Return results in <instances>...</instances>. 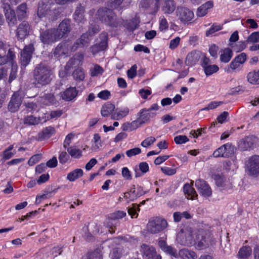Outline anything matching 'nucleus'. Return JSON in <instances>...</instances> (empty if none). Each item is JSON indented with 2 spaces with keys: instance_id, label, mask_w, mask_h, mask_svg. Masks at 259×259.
<instances>
[{
  "instance_id": "1",
  "label": "nucleus",
  "mask_w": 259,
  "mask_h": 259,
  "mask_svg": "<svg viewBox=\"0 0 259 259\" xmlns=\"http://www.w3.org/2000/svg\"><path fill=\"white\" fill-rule=\"evenodd\" d=\"M52 76V71L50 68L40 63L33 71V84L36 88L47 85L51 81Z\"/></svg>"
},
{
  "instance_id": "2",
  "label": "nucleus",
  "mask_w": 259,
  "mask_h": 259,
  "mask_svg": "<svg viewBox=\"0 0 259 259\" xmlns=\"http://www.w3.org/2000/svg\"><path fill=\"white\" fill-rule=\"evenodd\" d=\"M96 16L97 19L111 27H117L118 22L117 17L112 10L107 8H100L97 11Z\"/></svg>"
},
{
  "instance_id": "3",
  "label": "nucleus",
  "mask_w": 259,
  "mask_h": 259,
  "mask_svg": "<svg viewBox=\"0 0 259 259\" xmlns=\"http://www.w3.org/2000/svg\"><path fill=\"white\" fill-rule=\"evenodd\" d=\"M167 222L163 218L155 217L151 219L147 225V231L152 234L158 233L166 228Z\"/></svg>"
},
{
  "instance_id": "4",
  "label": "nucleus",
  "mask_w": 259,
  "mask_h": 259,
  "mask_svg": "<svg viewBox=\"0 0 259 259\" xmlns=\"http://www.w3.org/2000/svg\"><path fill=\"white\" fill-rule=\"evenodd\" d=\"M175 13L178 20L184 24L190 23L194 16L193 11L182 6H178L177 8Z\"/></svg>"
},
{
  "instance_id": "5",
  "label": "nucleus",
  "mask_w": 259,
  "mask_h": 259,
  "mask_svg": "<svg viewBox=\"0 0 259 259\" xmlns=\"http://www.w3.org/2000/svg\"><path fill=\"white\" fill-rule=\"evenodd\" d=\"M246 171L250 176H259V155H255L249 158L246 164Z\"/></svg>"
},
{
  "instance_id": "6",
  "label": "nucleus",
  "mask_w": 259,
  "mask_h": 259,
  "mask_svg": "<svg viewBox=\"0 0 259 259\" xmlns=\"http://www.w3.org/2000/svg\"><path fill=\"white\" fill-rule=\"evenodd\" d=\"M55 30V28L41 30L40 32L41 42L44 44H50L59 40V38Z\"/></svg>"
},
{
  "instance_id": "7",
  "label": "nucleus",
  "mask_w": 259,
  "mask_h": 259,
  "mask_svg": "<svg viewBox=\"0 0 259 259\" xmlns=\"http://www.w3.org/2000/svg\"><path fill=\"white\" fill-rule=\"evenodd\" d=\"M55 30L59 39L67 35L71 30V20L69 19H64Z\"/></svg>"
},
{
  "instance_id": "8",
  "label": "nucleus",
  "mask_w": 259,
  "mask_h": 259,
  "mask_svg": "<svg viewBox=\"0 0 259 259\" xmlns=\"http://www.w3.org/2000/svg\"><path fill=\"white\" fill-rule=\"evenodd\" d=\"M234 152V146L231 143L224 144L213 153L214 157H228Z\"/></svg>"
},
{
  "instance_id": "9",
  "label": "nucleus",
  "mask_w": 259,
  "mask_h": 259,
  "mask_svg": "<svg viewBox=\"0 0 259 259\" xmlns=\"http://www.w3.org/2000/svg\"><path fill=\"white\" fill-rule=\"evenodd\" d=\"M195 186L199 194L203 197L208 198L211 196V189L205 181L200 179L196 180Z\"/></svg>"
},
{
  "instance_id": "10",
  "label": "nucleus",
  "mask_w": 259,
  "mask_h": 259,
  "mask_svg": "<svg viewBox=\"0 0 259 259\" xmlns=\"http://www.w3.org/2000/svg\"><path fill=\"white\" fill-rule=\"evenodd\" d=\"M34 50L33 45L31 44L26 46L22 50L20 58L22 65L25 67L29 63Z\"/></svg>"
},
{
  "instance_id": "11",
  "label": "nucleus",
  "mask_w": 259,
  "mask_h": 259,
  "mask_svg": "<svg viewBox=\"0 0 259 259\" xmlns=\"http://www.w3.org/2000/svg\"><path fill=\"white\" fill-rule=\"evenodd\" d=\"M31 27L27 21H24L19 24L16 30V36L19 40H24L29 34Z\"/></svg>"
},
{
  "instance_id": "12",
  "label": "nucleus",
  "mask_w": 259,
  "mask_h": 259,
  "mask_svg": "<svg viewBox=\"0 0 259 259\" xmlns=\"http://www.w3.org/2000/svg\"><path fill=\"white\" fill-rule=\"evenodd\" d=\"M101 41L90 48L91 51L93 55L96 54L100 51L105 50L107 47L108 34L106 32H103L100 35Z\"/></svg>"
},
{
  "instance_id": "13",
  "label": "nucleus",
  "mask_w": 259,
  "mask_h": 259,
  "mask_svg": "<svg viewBox=\"0 0 259 259\" xmlns=\"http://www.w3.org/2000/svg\"><path fill=\"white\" fill-rule=\"evenodd\" d=\"M22 102V98L18 92H15L12 95L8 105V110L12 113L18 111Z\"/></svg>"
},
{
  "instance_id": "14",
  "label": "nucleus",
  "mask_w": 259,
  "mask_h": 259,
  "mask_svg": "<svg viewBox=\"0 0 259 259\" xmlns=\"http://www.w3.org/2000/svg\"><path fill=\"white\" fill-rule=\"evenodd\" d=\"M177 240L182 245L190 246L194 242V237L191 231L180 232L178 234Z\"/></svg>"
},
{
  "instance_id": "15",
  "label": "nucleus",
  "mask_w": 259,
  "mask_h": 259,
  "mask_svg": "<svg viewBox=\"0 0 259 259\" xmlns=\"http://www.w3.org/2000/svg\"><path fill=\"white\" fill-rule=\"evenodd\" d=\"M91 40L90 37L88 34L84 33L82 34L80 37L77 39L71 47V51H75L78 48L87 47L89 46Z\"/></svg>"
},
{
  "instance_id": "16",
  "label": "nucleus",
  "mask_w": 259,
  "mask_h": 259,
  "mask_svg": "<svg viewBox=\"0 0 259 259\" xmlns=\"http://www.w3.org/2000/svg\"><path fill=\"white\" fill-rule=\"evenodd\" d=\"M6 21L9 26L12 27L17 24V17L15 11L11 9L9 5H5L4 7Z\"/></svg>"
},
{
  "instance_id": "17",
  "label": "nucleus",
  "mask_w": 259,
  "mask_h": 259,
  "mask_svg": "<svg viewBox=\"0 0 259 259\" xmlns=\"http://www.w3.org/2000/svg\"><path fill=\"white\" fill-rule=\"evenodd\" d=\"M140 251L143 259H151L157 254L155 248L153 246L146 244L141 245Z\"/></svg>"
},
{
  "instance_id": "18",
  "label": "nucleus",
  "mask_w": 259,
  "mask_h": 259,
  "mask_svg": "<svg viewBox=\"0 0 259 259\" xmlns=\"http://www.w3.org/2000/svg\"><path fill=\"white\" fill-rule=\"evenodd\" d=\"M72 46V45L69 41L62 42L57 46L54 54L57 57L67 54L70 51H71Z\"/></svg>"
},
{
  "instance_id": "19",
  "label": "nucleus",
  "mask_w": 259,
  "mask_h": 259,
  "mask_svg": "<svg viewBox=\"0 0 259 259\" xmlns=\"http://www.w3.org/2000/svg\"><path fill=\"white\" fill-rule=\"evenodd\" d=\"M256 142V138L254 136H250L246 137L240 143V148L243 150H247L252 148Z\"/></svg>"
},
{
  "instance_id": "20",
  "label": "nucleus",
  "mask_w": 259,
  "mask_h": 259,
  "mask_svg": "<svg viewBox=\"0 0 259 259\" xmlns=\"http://www.w3.org/2000/svg\"><path fill=\"white\" fill-rule=\"evenodd\" d=\"M201 55V53L197 51L189 53L186 56L185 64L188 66H193L196 64L200 59Z\"/></svg>"
},
{
  "instance_id": "21",
  "label": "nucleus",
  "mask_w": 259,
  "mask_h": 259,
  "mask_svg": "<svg viewBox=\"0 0 259 259\" xmlns=\"http://www.w3.org/2000/svg\"><path fill=\"white\" fill-rule=\"evenodd\" d=\"M155 115V113L149 112L147 109H143L138 113L137 119L142 125L147 122L151 118L154 117Z\"/></svg>"
},
{
  "instance_id": "22",
  "label": "nucleus",
  "mask_w": 259,
  "mask_h": 259,
  "mask_svg": "<svg viewBox=\"0 0 259 259\" xmlns=\"http://www.w3.org/2000/svg\"><path fill=\"white\" fill-rule=\"evenodd\" d=\"M77 95V91L75 88L69 87L67 88L62 94V99L69 101L74 99Z\"/></svg>"
},
{
  "instance_id": "23",
  "label": "nucleus",
  "mask_w": 259,
  "mask_h": 259,
  "mask_svg": "<svg viewBox=\"0 0 259 259\" xmlns=\"http://www.w3.org/2000/svg\"><path fill=\"white\" fill-rule=\"evenodd\" d=\"M85 12L84 8L81 5L76 8L73 14V19L77 23H83L85 20L84 13Z\"/></svg>"
},
{
  "instance_id": "24",
  "label": "nucleus",
  "mask_w": 259,
  "mask_h": 259,
  "mask_svg": "<svg viewBox=\"0 0 259 259\" xmlns=\"http://www.w3.org/2000/svg\"><path fill=\"white\" fill-rule=\"evenodd\" d=\"M193 183V181L191 182L192 185L188 183L185 184L183 187L185 194L187 195L188 198L192 200L196 199L198 196L195 189L192 187Z\"/></svg>"
},
{
  "instance_id": "25",
  "label": "nucleus",
  "mask_w": 259,
  "mask_h": 259,
  "mask_svg": "<svg viewBox=\"0 0 259 259\" xmlns=\"http://www.w3.org/2000/svg\"><path fill=\"white\" fill-rule=\"evenodd\" d=\"M176 9V3L174 0H164L162 10L165 14L172 13Z\"/></svg>"
},
{
  "instance_id": "26",
  "label": "nucleus",
  "mask_w": 259,
  "mask_h": 259,
  "mask_svg": "<svg viewBox=\"0 0 259 259\" xmlns=\"http://www.w3.org/2000/svg\"><path fill=\"white\" fill-rule=\"evenodd\" d=\"M213 6L212 1H209L200 6L197 11L196 15L198 17H203L207 13V10L211 9Z\"/></svg>"
},
{
  "instance_id": "27",
  "label": "nucleus",
  "mask_w": 259,
  "mask_h": 259,
  "mask_svg": "<svg viewBox=\"0 0 259 259\" xmlns=\"http://www.w3.org/2000/svg\"><path fill=\"white\" fill-rule=\"evenodd\" d=\"M149 170V165L146 162L140 163L139 167L136 166L135 168V177L138 178L141 177L143 174L148 172Z\"/></svg>"
},
{
  "instance_id": "28",
  "label": "nucleus",
  "mask_w": 259,
  "mask_h": 259,
  "mask_svg": "<svg viewBox=\"0 0 259 259\" xmlns=\"http://www.w3.org/2000/svg\"><path fill=\"white\" fill-rule=\"evenodd\" d=\"M51 7H49L48 5H46L42 3H39L38 5V9H37V15L39 18H43L45 17H47L48 18L49 15H51L50 14Z\"/></svg>"
},
{
  "instance_id": "29",
  "label": "nucleus",
  "mask_w": 259,
  "mask_h": 259,
  "mask_svg": "<svg viewBox=\"0 0 259 259\" xmlns=\"http://www.w3.org/2000/svg\"><path fill=\"white\" fill-rule=\"evenodd\" d=\"M179 257L183 259H196L197 256L196 253L187 249H182L179 251Z\"/></svg>"
},
{
  "instance_id": "30",
  "label": "nucleus",
  "mask_w": 259,
  "mask_h": 259,
  "mask_svg": "<svg viewBox=\"0 0 259 259\" xmlns=\"http://www.w3.org/2000/svg\"><path fill=\"white\" fill-rule=\"evenodd\" d=\"M55 129L52 126H48L44 129L38 135V139L39 141L44 140L46 139L49 138L54 134Z\"/></svg>"
},
{
  "instance_id": "31",
  "label": "nucleus",
  "mask_w": 259,
  "mask_h": 259,
  "mask_svg": "<svg viewBox=\"0 0 259 259\" xmlns=\"http://www.w3.org/2000/svg\"><path fill=\"white\" fill-rule=\"evenodd\" d=\"M247 79L252 84H259V69L249 72L247 75Z\"/></svg>"
},
{
  "instance_id": "32",
  "label": "nucleus",
  "mask_w": 259,
  "mask_h": 259,
  "mask_svg": "<svg viewBox=\"0 0 259 259\" xmlns=\"http://www.w3.org/2000/svg\"><path fill=\"white\" fill-rule=\"evenodd\" d=\"M27 6L25 3H23L17 7L16 13L19 20H22L27 17Z\"/></svg>"
},
{
  "instance_id": "33",
  "label": "nucleus",
  "mask_w": 259,
  "mask_h": 259,
  "mask_svg": "<svg viewBox=\"0 0 259 259\" xmlns=\"http://www.w3.org/2000/svg\"><path fill=\"white\" fill-rule=\"evenodd\" d=\"M251 253L252 249L249 246H243L240 249L238 256L241 259H250Z\"/></svg>"
},
{
  "instance_id": "34",
  "label": "nucleus",
  "mask_w": 259,
  "mask_h": 259,
  "mask_svg": "<svg viewBox=\"0 0 259 259\" xmlns=\"http://www.w3.org/2000/svg\"><path fill=\"white\" fill-rule=\"evenodd\" d=\"M141 6L145 9L156 8L157 10L159 6V0H142Z\"/></svg>"
},
{
  "instance_id": "35",
  "label": "nucleus",
  "mask_w": 259,
  "mask_h": 259,
  "mask_svg": "<svg viewBox=\"0 0 259 259\" xmlns=\"http://www.w3.org/2000/svg\"><path fill=\"white\" fill-rule=\"evenodd\" d=\"M83 175V170L81 169L77 168L70 172L67 177V179L70 182H73L75 180L82 177Z\"/></svg>"
},
{
  "instance_id": "36",
  "label": "nucleus",
  "mask_w": 259,
  "mask_h": 259,
  "mask_svg": "<svg viewBox=\"0 0 259 259\" xmlns=\"http://www.w3.org/2000/svg\"><path fill=\"white\" fill-rule=\"evenodd\" d=\"M81 259H102L101 250L99 249H96L94 251H90L82 256Z\"/></svg>"
},
{
  "instance_id": "37",
  "label": "nucleus",
  "mask_w": 259,
  "mask_h": 259,
  "mask_svg": "<svg viewBox=\"0 0 259 259\" xmlns=\"http://www.w3.org/2000/svg\"><path fill=\"white\" fill-rule=\"evenodd\" d=\"M241 66L242 65L234 59L229 65L225 68V71L228 73H231L237 70H239Z\"/></svg>"
},
{
  "instance_id": "38",
  "label": "nucleus",
  "mask_w": 259,
  "mask_h": 259,
  "mask_svg": "<svg viewBox=\"0 0 259 259\" xmlns=\"http://www.w3.org/2000/svg\"><path fill=\"white\" fill-rule=\"evenodd\" d=\"M232 56V51L230 48H226L222 51L220 60L224 63H228Z\"/></svg>"
},
{
  "instance_id": "39",
  "label": "nucleus",
  "mask_w": 259,
  "mask_h": 259,
  "mask_svg": "<svg viewBox=\"0 0 259 259\" xmlns=\"http://www.w3.org/2000/svg\"><path fill=\"white\" fill-rule=\"evenodd\" d=\"M212 241H211V238H210L209 235L203 237L201 240L199 241L197 243V247L199 249H203L206 248L209 246V245L212 244Z\"/></svg>"
},
{
  "instance_id": "40",
  "label": "nucleus",
  "mask_w": 259,
  "mask_h": 259,
  "mask_svg": "<svg viewBox=\"0 0 259 259\" xmlns=\"http://www.w3.org/2000/svg\"><path fill=\"white\" fill-rule=\"evenodd\" d=\"M115 106L111 103H107L103 106L101 113L104 117L108 116L114 110Z\"/></svg>"
},
{
  "instance_id": "41",
  "label": "nucleus",
  "mask_w": 259,
  "mask_h": 259,
  "mask_svg": "<svg viewBox=\"0 0 259 259\" xmlns=\"http://www.w3.org/2000/svg\"><path fill=\"white\" fill-rule=\"evenodd\" d=\"M132 0H112L110 7L114 9L119 8L122 4V7H125L129 5Z\"/></svg>"
},
{
  "instance_id": "42",
  "label": "nucleus",
  "mask_w": 259,
  "mask_h": 259,
  "mask_svg": "<svg viewBox=\"0 0 259 259\" xmlns=\"http://www.w3.org/2000/svg\"><path fill=\"white\" fill-rule=\"evenodd\" d=\"M67 152L73 158H79L82 156V151L75 146H71L67 148Z\"/></svg>"
},
{
  "instance_id": "43",
  "label": "nucleus",
  "mask_w": 259,
  "mask_h": 259,
  "mask_svg": "<svg viewBox=\"0 0 259 259\" xmlns=\"http://www.w3.org/2000/svg\"><path fill=\"white\" fill-rule=\"evenodd\" d=\"M127 209L128 213L131 216L132 218H137L138 216L137 211H139L140 210V205H138L136 203L132 204V205L128 207Z\"/></svg>"
},
{
  "instance_id": "44",
  "label": "nucleus",
  "mask_w": 259,
  "mask_h": 259,
  "mask_svg": "<svg viewBox=\"0 0 259 259\" xmlns=\"http://www.w3.org/2000/svg\"><path fill=\"white\" fill-rule=\"evenodd\" d=\"M129 112L128 108H124L118 112H115L111 115V118L114 120H119L126 116Z\"/></svg>"
},
{
  "instance_id": "45",
  "label": "nucleus",
  "mask_w": 259,
  "mask_h": 259,
  "mask_svg": "<svg viewBox=\"0 0 259 259\" xmlns=\"http://www.w3.org/2000/svg\"><path fill=\"white\" fill-rule=\"evenodd\" d=\"M203 69L205 75L206 76H209L217 72L219 70V68L217 65L210 64L206 66Z\"/></svg>"
},
{
  "instance_id": "46",
  "label": "nucleus",
  "mask_w": 259,
  "mask_h": 259,
  "mask_svg": "<svg viewBox=\"0 0 259 259\" xmlns=\"http://www.w3.org/2000/svg\"><path fill=\"white\" fill-rule=\"evenodd\" d=\"M131 192V196L129 197H131V201H134L136 200L137 198L139 197L140 196H142L143 193L142 192V190H140V188L138 189V190H136L135 186L133 185L132 188L130 190Z\"/></svg>"
},
{
  "instance_id": "47",
  "label": "nucleus",
  "mask_w": 259,
  "mask_h": 259,
  "mask_svg": "<svg viewBox=\"0 0 259 259\" xmlns=\"http://www.w3.org/2000/svg\"><path fill=\"white\" fill-rule=\"evenodd\" d=\"M40 101L45 104H48V103L54 104L55 103V98L52 94H45L42 97H40Z\"/></svg>"
},
{
  "instance_id": "48",
  "label": "nucleus",
  "mask_w": 259,
  "mask_h": 259,
  "mask_svg": "<svg viewBox=\"0 0 259 259\" xmlns=\"http://www.w3.org/2000/svg\"><path fill=\"white\" fill-rule=\"evenodd\" d=\"M40 121V118H37L32 115L26 116L24 119V123L28 125H36Z\"/></svg>"
},
{
  "instance_id": "49",
  "label": "nucleus",
  "mask_w": 259,
  "mask_h": 259,
  "mask_svg": "<svg viewBox=\"0 0 259 259\" xmlns=\"http://www.w3.org/2000/svg\"><path fill=\"white\" fill-rule=\"evenodd\" d=\"M215 184L218 187H224L225 185L226 178L223 175L217 174L213 176Z\"/></svg>"
},
{
  "instance_id": "50",
  "label": "nucleus",
  "mask_w": 259,
  "mask_h": 259,
  "mask_svg": "<svg viewBox=\"0 0 259 259\" xmlns=\"http://www.w3.org/2000/svg\"><path fill=\"white\" fill-rule=\"evenodd\" d=\"M73 78L75 80H82L84 78V73L81 68H77L74 71L72 74Z\"/></svg>"
},
{
  "instance_id": "51",
  "label": "nucleus",
  "mask_w": 259,
  "mask_h": 259,
  "mask_svg": "<svg viewBox=\"0 0 259 259\" xmlns=\"http://www.w3.org/2000/svg\"><path fill=\"white\" fill-rule=\"evenodd\" d=\"M94 145L92 146V149L94 150H97L102 146V142L101 137L98 134H95L94 135Z\"/></svg>"
},
{
  "instance_id": "52",
  "label": "nucleus",
  "mask_w": 259,
  "mask_h": 259,
  "mask_svg": "<svg viewBox=\"0 0 259 259\" xmlns=\"http://www.w3.org/2000/svg\"><path fill=\"white\" fill-rule=\"evenodd\" d=\"M121 256L122 250L120 248L113 249L110 253L111 259H120Z\"/></svg>"
},
{
  "instance_id": "53",
  "label": "nucleus",
  "mask_w": 259,
  "mask_h": 259,
  "mask_svg": "<svg viewBox=\"0 0 259 259\" xmlns=\"http://www.w3.org/2000/svg\"><path fill=\"white\" fill-rule=\"evenodd\" d=\"M50 11L51 12H50L51 15H49L48 18L52 21L57 20L60 13L59 9H56V8L51 7Z\"/></svg>"
},
{
  "instance_id": "54",
  "label": "nucleus",
  "mask_w": 259,
  "mask_h": 259,
  "mask_svg": "<svg viewBox=\"0 0 259 259\" xmlns=\"http://www.w3.org/2000/svg\"><path fill=\"white\" fill-rule=\"evenodd\" d=\"M99 31V26L97 25L90 24L88 31L85 32L90 37H92L96 33H98Z\"/></svg>"
},
{
  "instance_id": "55",
  "label": "nucleus",
  "mask_w": 259,
  "mask_h": 259,
  "mask_svg": "<svg viewBox=\"0 0 259 259\" xmlns=\"http://www.w3.org/2000/svg\"><path fill=\"white\" fill-rule=\"evenodd\" d=\"M164 252L169 254L171 256L175 257L176 258H179V252H178L176 249L171 246H168L164 250Z\"/></svg>"
},
{
  "instance_id": "56",
  "label": "nucleus",
  "mask_w": 259,
  "mask_h": 259,
  "mask_svg": "<svg viewBox=\"0 0 259 259\" xmlns=\"http://www.w3.org/2000/svg\"><path fill=\"white\" fill-rule=\"evenodd\" d=\"M247 41L249 42L255 43L259 42V31L252 33L247 38Z\"/></svg>"
},
{
  "instance_id": "57",
  "label": "nucleus",
  "mask_w": 259,
  "mask_h": 259,
  "mask_svg": "<svg viewBox=\"0 0 259 259\" xmlns=\"http://www.w3.org/2000/svg\"><path fill=\"white\" fill-rule=\"evenodd\" d=\"M91 74L92 76H98L102 74L103 72V69L99 65H96L94 68L91 70Z\"/></svg>"
},
{
  "instance_id": "58",
  "label": "nucleus",
  "mask_w": 259,
  "mask_h": 259,
  "mask_svg": "<svg viewBox=\"0 0 259 259\" xmlns=\"http://www.w3.org/2000/svg\"><path fill=\"white\" fill-rule=\"evenodd\" d=\"M156 141V139L153 137H149L145 139L141 144L143 147H148L152 145Z\"/></svg>"
},
{
  "instance_id": "59",
  "label": "nucleus",
  "mask_w": 259,
  "mask_h": 259,
  "mask_svg": "<svg viewBox=\"0 0 259 259\" xmlns=\"http://www.w3.org/2000/svg\"><path fill=\"white\" fill-rule=\"evenodd\" d=\"M174 141L177 144H182L189 141V139L186 136L180 135L175 137Z\"/></svg>"
},
{
  "instance_id": "60",
  "label": "nucleus",
  "mask_w": 259,
  "mask_h": 259,
  "mask_svg": "<svg viewBox=\"0 0 259 259\" xmlns=\"http://www.w3.org/2000/svg\"><path fill=\"white\" fill-rule=\"evenodd\" d=\"M222 102H217V101H213L211 102L210 103L208 104V105L203 108L201 109V110H212L216 108L218 106H220V105L222 104Z\"/></svg>"
},
{
  "instance_id": "61",
  "label": "nucleus",
  "mask_w": 259,
  "mask_h": 259,
  "mask_svg": "<svg viewBox=\"0 0 259 259\" xmlns=\"http://www.w3.org/2000/svg\"><path fill=\"white\" fill-rule=\"evenodd\" d=\"M137 66L136 65H133L131 68L127 71V74L128 78H134L137 75Z\"/></svg>"
},
{
  "instance_id": "62",
  "label": "nucleus",
  "mask_w": 259,
  "mask_h": 259,
  "mask_svg": "<svg viewBox=\"0 0 259 259\" xmlns=\"http://www.w3.org/2000/svg\"><path fill=\"white\" fill-rule=\"evenodd\" d=\"M221 29L222 27L220 25H218L215 24H213L210 28V29L206 31V36H208L210 35L213 34V33L221 30Z\"/></svg>"
},
{
  "instance_id": "63",
  "label": "nucleus",
  "mask_w": 259,
  "mask_h": 259,
  "mask_svg": "<svg viewBox=\"0 0 259 259\" xmlns=\"http://www.w3.org/2000/svg\"><path fill=\"white\" fill-rule=\"evenodd\" d=\"M141 153V150L139 148H135L126 151V154L128 157L135 156Z\"/></svg>"
},
{
  "instance_id": "64",
  "label": "nucleus",
  "mask_w": 259,
  "mask_h": 259,
  "mask_svg": "<svg viewBox=\"0 0 259 259\" xmlns=\"http://www.w3.org/2000/svg\"><path fill=\"white\" fill-rule=\"evenodd\" d=\"M69 159V156L66 152H62L59 156V160L61 164L65 163Z\"/></svg>"
}]
</instances>
